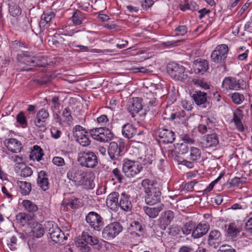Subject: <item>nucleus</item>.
Here are the masks:
<instances>
[{
	"mask_svg": "<svg viewBox=\"0 0 252 252\" xmlns=\"http://www.w3.org/2000/svg\"><path fill=\"white\" fill-rule=\"evenodd\" d=\"M146 194V203L153 206L160 201L161 192L157 182L149 179H144L141 183Z\"/></svg>",
	"mask_w": 252,
	"mask_h": 252,
	"instance_id": "1",
	"label": "nucleus"
},
{
	"mask_svg": "<svg viewBox=\"0 0 252 252\" xmlns=\"http://www.w3.org/2000/svg\"><path fill=\"white\" fill-rule=\"evenodd\" d=\"M78 161L82 167L94 168L98 165V159L94 152L86 150L78 153Z\"/></svg>",
	"mask_w": 252,
	"mask_h": 252,
	"instance_id": "2",
	"label": "nucleus"
},
{
	"mask_svg": "<svg viewBox=\"0 0 252 252\" xmlns=\"http://www.w3.org/2000/svg\"><path fill=\"white\" fill-rule=\"evenodd\" d=\"M76 245L79 248L82 252H89L91 248L88 246H99V241L97 237L90 235L88 232L83 231L81 237L75 242Z\"/></svg>",
	"mask_w": 252,
	"mask_h": 252,
	"instance_id": "3",
	"label": "nucleus"
},
{
	"mask_svg": "<svg viewBox=\"0 0 252 252\" xmlns=\"http://www.w3.org/2000/svg\"><path fill=\"white\" fill-rule=\"evenodd\" d=\"M46 228L51 239L56 243L64 245L66 243L67 237L63 232L53 222H48Z\"/></svg>",
	"mask_w": 252,
	"mask_h": 252,
	"instance_id": "4",
	"label": "nucleus"
},
{
	"mask_svg": "<svg viewBox=\"0 0 252 252\" xmlns=\"http://www.w3.org/2000/svg\"><path fill=\"white\" fill-rule=\"evenodd\" d=\"M143 167L139 162L125 159L123 161L122 171L128 178H133L139 174Z\"/></svg>",
	"mask_w": 252,
	"mask_h": 252,
	"instance_id": "5",
	"label": "nucleus"
},
{
	"mask_svg": "<svg viewBox=\"0 0 252 252\" xmlns=\"http://www.w3.org/2000/svg\"><path fill=\"white\" fill-rule=\"evenodd\" d=\"M92 137L97 141L108 142L114 137L113 133L108 128L98 127L90 130Z\"/></svg>",
	"mask_w": 252,
	"mask_h": 252,
	"instance_id": "6",
	"label": "nucleus"
},
{
	"mask_svg": "<svg viewBox=\"0 0 252 252\" xmlns=\"http://www.w3.org/2000/svg\"><path fill=\"white\" fill-rule=\"evenodd\" d=\"M167 71L169 75L176 80L183 81L188 78V75L185 72V68L180 64L175 63H169Z\"/></svg>",
	"mask_w": 252,
	"mask_h": 252,
	"instance_id": "7",
	"label": "nucleus"
},
{
	"mask_svg": "<svg viewBox=\"0 0 252 252\" xmlns=\"http://www.w3.org/2000/svg\"><path fill=\"white\" fill-rule=\"evenodd\" d=\"M125 145V142L122 139H120L118 142H111L108 149L110 158L113 160L120 159L121 157L124 154Z\"/></svg>",
	"mask_w": 252,
	"mask_h": 252,
	"instance_id": "8",
	"label": "nucleus"
},
{
	"mask_svg": "<svg viewBox=\"0 0 252 252\" xmlns=\"http://www.w3.org/2000/svg\"><path fill=\"white\" fill-rule=\"evenodd\" d=\"M123 230L122 225L118 222H114L105 226L102 231V236L106 240H111L117 236Z\"/></svg>",
	"mask_w": 252,
	"mask_h": 252,
	"instance_id": "9",
	"label": "nucleus"
},
{
	"mask_svg": "<svg viewBox=\"0 0 252 252\" xmlns=\"http://www.w3.org/2000/svg\"><path fill=\"white\" fill-rule=\"evenodd\" d=\"M228 52V46L225 44L217 46L211 56L212 61L215 63H223Z\"/></svg>",
	"mask_w": 252,
	"mask_h": 252,
	"instance_id": "10",
	"label": "nucleus"
},
{
	"mask_svg": "<svg viewBox=\"0 0 252 252\" xmlns=\"http://www.w3.org/2000/svg\"><path fill=\"white\" fill-rule=\"evenodd\" d=\"M94 178L92 172L82 170L76 185L82 186L86 189H92L94 187Z\"/></svg>",
	"mask_w": 252,
	"mask_h": 252,
	"instance_id": "11",
	"label": "nucleus"
},
{
	"mask_svg": "<svg viewBox=\"0 0 252 252\" xmlns=\"http://www.w3.org/2000/svg\"><path fill=\"white\" fill-rule=\"evenodd\" d=\"M87 222L97 231L100 230V228L103 225V219L97 213L90 212L86 217Z\"/></svg>",
	"mask_w": 252,
	"mask_h": 252,
	"instance_id": "12",
	"label": "nucleus"
},
{
	"mask_svg": "<svg viewBox=\"0 0 252 252\" xmlns=\"http://www.w3.org/2000/svg\"><path fill=\"white\" fill-rule=\"evenodd\" d=\"M49 117L48 110L44 108L40 109L36 113V118L34 120L35 125L40 128V131L46 129V120Z\"/></svg>",
	"mask_w": 252,
	"mask_h": 252,
	"instance_id": "13",
	"label": "nucleus"
},
{
	"mask_svg": "<svg viewBox=\"0 0 252 252\" xmlns=\"http://www.w3.org/2000/svg\"><path fill=\"white\" fill-rule=\"evenodd\" d=\"M40 57H31V55L28 52H23L18 55V60L22 63L31 66H42L38 61L40 60Z\"/></svg>",
	"mask_w": 252,
	"mask_h": 252,
	"instance_id": "14",
	"label": "nucleus"
},
{
	"mask_svg": "<svg viewBox=\"0 0 252 252\" xmlns=\"http://www.w3.org/2000/svg\"><path fill=\"white\" fill-rule=\"evenodd\" d=\"M157 134L160 139H162L164 143H172L175 139V133L171 130L159 127L157 130Z\"/></svg>",
	"mask_w": 252,
	"mask_h": 252,
	"instance_id": "15",
	"label": "nucleus"
},
{
	"mask_svg": "<svg viewBox=\"0 0 252 252\" xmlns=\"http://www.w3.org/2000/svg\"><path fill=\"white\" fill-rule=\"evenodd\" d=\"M193 68L196 74H203L209 69L208 62L204 59H197L193 62Z\"/></svg>",
	"mask_w": 252,
	"mask_h": 252,
	"instance_id": "16",
	"label": "nucleus"
},
{
	"mask_svg": "<svg viewBox=\"0 0 252 252\" xmlns=\"http://www.w3.org/2000/svg\"><path fill=\"white\" fill-rule=\"evenodd\" d=\"M118 206H120L121 209L125 211H130L132 208L130 196L126 192L122 193L120 197Z\"/></svg>",
	"mask_w": 252,
	"mask_h": 252,
	"instance_id": "17",
	"label": "nucleus"
},
{
	"mask_svg": "<svg viewBox=\"0 0 252 252\" xmlns=\"http://www.w3.org/2000/svg\"><path fill=\"white\" fill-rule=\"evenodd\" d=\"M222 240L221 234L218 230H213L210 231L208 238V244L214 247H217L221 243Z\"/></svg>",
	"mask_w": 252,
	"mask_h": 252,
	"instance_id": "18",
	"label": "nucleus"
},
{
	"mask_svg": "<svg viewBox=\"0 0 252 252\" xmlns=\"http://www.w3.org/2000/svg\"><path fill=\"white\" fill-rule=\"evenodd\" d=\"M209 229V225L206 223H199L193 230L192 237L194 239L199 238L205 235Z\"/></svg>",
	"mask_w": 252,
	"mask_h": 252,
	"instance_id": "19",
	"label": "nucleus"
},
{
	"mask_svg": "<svg viewBox=\"0 0 252 252\" xmlns=\"http://www.w3.org/2000/svg\"><path fill=\"white\" fill-rule=\"evenodd\" d=\"M142 99L140 97L133 98L129 101L128 110L133 115L134 113H138L142 109Z\"/></svg>",
	"mask_w": 252,
	"mask_h": 252,
	"instance_id": "20",
	"label": "nucleus"
},
{
	"mask_svg": "<svg viewBox=\"0 0 252 252\" xmlns=\"http://www.w3.org/2000/svg\"><path fill=\"white\" fill-rule=\"evenodd\" d=\"M120 196L118 192H112L110 193L106 199L107 206L111 210H115L119 206V199Z\"/></svg>",
	"mask_w": 252,
	"mask_h": 252,
	"instance_id": "21",
	"label": "nucleus"
},
{
	"mask_svg": "<svg viewBox=\"0 0 252 252\" xmlns=\"http://www.w3.org/2000/svg\"><path fill=\"white\" fill-rule=\"evenodd\" d=\"M222 87L226 90H238L240 84L236 78L232 77H225L222 83Z\"/></svg>",
	"mask_w": 252,
	"mask_h": 252,
	"instance_id": "22",
	"label": "nucleus"
},
{
	"mask_svg": "<svg viewBox=\"0 0 252 252\" xmlns=\"http://www.w3.org/2000/svg\"><path fill=\"white\" fill-rule=\"evenodd\" d=\"M55 14L51 11H46L41 15V20L38 23V26L40 29V32L45 29L46 26L54 18Z\"/></svg>",
	"mask_w": 252,
	"mask_h": 252,
	"instance_id": "23",
	"label": "nucleus"
},
{
	"mask_svg": "<svg viewBox=\"0 0 252 252\" xmlns=\"http://www.w3.org/2000/svg\"><path fill=\"white\" fill-rule=\"evenodd\" d=\"M17 222L23 226L29 225L30 227L32 224V217L26 213H19L16 216Z\"/></svg>",
	"mask_w": 252,
	"mask_h": 252,
	"instance_id": "24",
	"label": "nucleus"
},
{
	"mask_svg": "<svg viewBox=\"0 0 252 252\" xmlns=\"http://www.w3.org/2000/svg\"><path fill=\"white\" fill-rule=\"evenodd\" d=\"M163 204L160 203L156 207L145 206L143 207V210L150 218L154 219L157 217L159 213L163 209Z\"/></svg>",
	"mask_w": 252,
	"mask_h": 252,
	"instance_id": "25",
	"label": "nucleus"
},
{
	"mask_svg": "<svg viewBox=\"0 0 252 252\" xmlns=\"http://www.w3.org/2000/svg\"><path fill=\"white\" fill-rule=\"evenodd\" d=\"M136 132V128L131 124L127 123L122 126V134L126 138L130 139L133 137Z\"/></svg>",
	"mask_w": 252,
	"mask_h": 252,
	"instance_id": "26",
	"label": "nucleus"
},
{
	"mask_svg": "<svg viewBox=\"0 0 252 252\" xmlns=\"http://www.w3.org/2000/svg\"><path fill=\"white\" fill-rule=\"evenodd\" d=\"M37 184L44 191L49 189V183L47 173L44 171H41L38 173L37 178Z\"/></svg>",
	"mask_w": 252,
	"mask_h": 252,
	"instance_id": "27",
	"label": "nucleus"
},
{
	"mask_svg": "<svg viewBox=\"0 0 252 252\" xmlns=\"http://www.w3.org/2000/svg\"><path fill=\"white\" fill-rule=\"evenodd\" d=\"M174 217V214L173 211L170 210L165 211L162 214L160 220V225L161 229H165L166 226L170 223Z\"/></svg>",
	"mask_w": 252,
	"mask_h": 252,
	"instance_id": "28",
	"label": "nucleus"
},
{
	"mask_svg": "<svg viewBox=\"0 0 252 252\" xmlns=\"http://www.w3.org/2000/svg\"><path fill=\"white\" fill-rule=\"evenodd\" d=\"M5 145L7 149L12 153H17L21 151L22 144L16 139H9L7 142H5Z\"/></svg>",
	"mask_w": 252,
	"mask_h": 252,
	"instance_id": "29",
	"label": "nucleus"
},
{
	"mask_svg": "<svg viewBox=\"0 0 252 252\" xmlns=\"http://www.w3.org/2000/svg\"><path fill=\"white\" fill-rule=\"evenodd\" d=\"M243 118V114L241 110L237 109L233 112L232 121L234 123L237 129L241 132L244 131V127L241 121Z\"/></svg>",
	"mask_w": 252,
	"mask_h": 252,
	"instance_id": "30",
	"label": "nucleus"
},
{
	"mask_svg": "<svg viewBox=\"0 0 252 252\" xmlns=\"http://www.w3.org/2000/svg\"><path fill=\"white\" fill-rule=\"evenodd\" d=\"M30 227L32 229L31 233L34 237L41 238L45 233L43 225L37 222H33Z\"/></svg>",
	"mask_w": 252,
	"mask_h": 252,
	"instance_id": "31",
	"label": "nucleus"
},
{
	"mask_svg": "<svg viewBox=\"0 0 252 252\" xmlns=\"http://www.w3.org/2000/svg\"><path fill=\"white\" fill-rule=\"evenodd\" d=\"M192 97L197 105L204 104L207 101V94L200 91H195Z\"/></svg>",
	"mask_w": 252,
	"mask_h": 252,
	"instance_id": "32",
	"label": "nucleus"
},
{
	"mask_svg": "<svg viewBox=\"0 0 252 252\" xmlns=\"http://www.w3.org/2000/svg\"><path fill=\"white\" fill-rule=\"evenodd\" d=\"M82 171V170L81 169L72 168L67 172V177L70 181L73 182L76 185Z\"/></svg>",
	"mask_w": 252,
	"mask_h": 252,
	"instance_id": "33",
	"label": "nucleus"
},
{
	"mask_svg": "<svg viewBox=\"0 0 252 252\" xmlns=\"http://www.w3.org/2000/svg\"><path fill=\"white\" fill-rule=\"evenodd\" d=\"M44 154L42 149L38 145H34L30 154V158L33 160L39 161L41 160Z\"/></svg>",
	"mask_w": 252,
	"mask_h": 252,
	"instance_id": "34",
	"label": "nucleus"
},
{
	"mask_svg": "<svg viewBox=\"0 0 252 252\" xmlns=\"http://www.w3.org/2000/svg\"><path fill=\"white\" fill-rule=\"evenodd\" d=\"M71 19L73 24L80 25L82 24L83 20L86 19V15L81 11L77 10L73 12Z\"/></svg>",
	"mask_w": 252,
	"mask_h": 252,
	"instance_id": "35",
	"label": "nucleus"
},
{
	"mask_svg": "<svg viewBox=\"0 0 252 252\" xmlns=\"http://www.w3.org/2000/svg\"><path fill=\"white\" fill-rule=\"evenodd\" d=\"M17 184L20 188V192L24 195H29L32 190V185L26 181H19Z\"/></svg>",
	"mask_w": 252,
	"mask_h": 252,
	"instance_id": "36",
	"label": "nucleus"
},
{
	"mask_svg": "<svg viewBox=\"0 0 252 252\" xmlns=\"http://www.w3.org/2000/svg\"><path fill=\"white\" fill-rule=\"evenodd\" d=\"M207 147H213L217 145L219 143V138L217 134L213 133L207 134L205 136Z\"/></svg>",
	"mask_w": 252,
	"mask_h": 252,
	"instance_id": "37",
	"label": "nucleus"
},
{
	"mask_svg": "<svg viewBox=\"0 0 252 252\" xmlns=\"http://www.w3.org/2000/svg\"><path fill=\"white\" fill-rule=\"evenodd\" d=\"M76 141L83 147H87L91 144V140L88 136L82 133L76 134Z\"/></svg>",
	"mask_w": 252,
	"mask_h": 252,
	"instance_id": "38",
	"label": "nucleus"
},
{
	"mask_svg": "<svg viewBox=\"0 0 252 252\" xmlns=\"http://www.w3.org/2000/svg\"><path fill=\"white\" fill-rule=\"evenodd\" d=\"M22 205L25 210L30 213H34L38 210V207L37 205L29 200H24L23 201Z\"/></svg>",
	"mask_w": 252,
	"mask_h": 252,
	"instance_id": "39",
	"label": "nucleus"
},
{
	"mask_svg": "<svg viewBox=\"0 0 252 252\" xmlns=\"http://www.w3.org/2000/svg\"><path fill=\"white\" fill-rule=\"evenodd\" d=\"M138 159H139L138 161L139 163H142L144 165L148 166L152 164L153 162L155 160V157L152 153H147L145 155L144 157H141Z\"/></svg>",
	"mask_w": 252,
	"mask_h": 252,
	"instance_id": "40",
	"label": "nucleus"
},
{
	"mask_svg": "<svg viewBox=\"0 0 252 252\" xmlns=\"http://www.w3.org/2000/svg\"><path fill=\"white\" fill-rule=\"evenodd\" d=\"M240 232V230L235 223H230L228 225L227 232L229 236L232 238L236 237Z\"/></svg>",
	"mask_w": 252,
	"mask_h": 252,
	"instance_id": "41",
	"label": "nucleus"
},
{
	"mask_svg": "<svg viewBox=\"0 0 252 252\" xmlns=\"http://www.w3.org/2000/svg\"><path fill=\"white\" fill-rule=\"evenodd\" d=\"M201 152L199 149L191 147L190 149L189 159L191 161H196L200 159Z\"/></svg>",
	"mask_w": 252,
	"mask_h": 252,
	"instance_id": "42",
	"label": "nucleus"
},
{
	"mask_svg": "<svg viewBox=\"0 0 252 252\" xmlns=\"http://www.w3.org/2000/svg\"><path fill=\"white\" fill-rule=\"evenodd\" d=\"M175 152L178 154L183 155L188 153L189 147L186 143H177L174 145Z\"/></svg>",
	"mask_w": 252,
	"mask_h": 252,
	"instance_id": "43",
	"label": "nucleus"
},
{
	"mask_svg": "<svg viewBox=\"0 0 252 252\" xmlns=\"http://www.w3.org/2000/svg\"><path fill=\"white\" fill-rule=\"evenodd\" d=\"M188 118V116L187 115L186 112L184 110H181L178 112L172 113L170 119L171 120H174L178 119L179 121L184 122Z\"/></svg>",
	"mask_w": 252,
	"mask_h": 252,
	"instance_id": "44",
	"label": "nucleus"
},
{
	"mask_svg": "<svg viewBox=\"0 0 252 252\" xmlns=\"http://www.w3.org/2000/svg\"><path fill=\"white\" fill-rule=\"evenodd\" d=\"M67 205L70 206L72 209H76L82 206V203L80 199L72 197L69 199Z\"/></svg>",
	"mask_w": 252,
	"mask_h": 252,
	"instance_id": "45",
	"label": "nucleus"
},
{
	"mask_svg": "<svg viewBox=\"0 0 252 252\" xmlns=\"http://www.w3.org/2000/svg\"><path fill=\"white\" fill-rule=\"evenodd\" d=\"M195 223L190 221L186 223L182 227V231L185 235H189L195 228Z\"/></svg>",
	"mask_w": 252,
	"mask_h": 252,
	"instance_id": "46",
	"label": "nucleus"
},
{
	"mask_svg": "<svg viewBox=\"0 0 252 252\" xmlns=\"http://www.w3.org/2000/svg\"><path fill=\"white\" fill-rule=\"evenodd\" d=\"M96 122L97 125L100 126V127L106 128V126L108 125L109 119L106 115H102L97 118Z\"/></svg>",
	"mask_w": 252,
	"mask_h": 252,
	"instance_id": "47",
	"label": "nucleus"
},
{
	"mask_svg": "<svg viewBox=\"0 0 252 252\" xmlns=\"http://www.w3.org/2000/svg\"><path fill=\"white\" fill-rule=\"evenodd\" d=\"M16 121L23 127H26L28 125L26 117L22 111L19 113L16 116Z\"/></svg>",
	"mask_w": 252,
	"mask_h": 252,
	"instance_id": "48",
	"label": "nucleus"
},
{
	"mask_svg": "<svg viewBox=\"0 0 252 252\" xmlns=\"http://www.w3.org/2000/svg\"><path fill=\"white\" fill-rule=\"evenodd\" d=\"M231 98L233 102L237 104L242 103L245 99L244 95L238 93H233L231 95Z\"/></svg>",
	"mask_w": 252,
	"mask_h": 252,
	"instance_id": "49",
	"label": "nucleus"
},
{
	"mask_svg": "<svg viewBox=\"0 0 252 252\" xmlns=\"http://www.w3.org/2000/svg\"><path fill=\"white\" fill-rule=\"evenodd\" d=\"M71 110L68 107L64 109L63 112L62 116L64 119V121L67 122H71L73 120V118L71 114Z\"/></svg>",
	"mask_w": 252,
	"mask_h": 252,
	"instance_id": "50",
	"label": "nucleus"
},
{
	"mask_svg": "<svg viewBox=\"0 0 252 252\" xmlns=\"http://www.w3.org/2000/svg\"><path fill=\"white\" fill-rule=\"evenodd\" d=\"M194 84L200 87L205 90L209 89V86L204 80L201 79H196L193 80Z\"/></svg>",
	"mask_w": 252,
	"mask_h": 252,
	"instance_id": "51",
	"label": "nucleus"
},
{
	"mask_svg": "<svg viewBox=\"0 0 252 252\" xmlns=\"http://www.w3.org/2000/svg\"><path fill=\"white\" fill-rule=\"evenodd\" d=\"M131 226L132 230H133V234H135L136 235L139 236V235H138L137 233H135L134 231H138L141 232L143 228L140 223L137 221H134L131 223Z\"/></svg>",
	"mask_w": 252,
	"mask_h": 252,
	"instance_id": "52",
	"label": "nucleus"
},
{
	"mask_svg": "<svg viewBox=\"0 0 252 252\" xmlns=\"http://www.w3.org/2000/svg\"><path fill=\"white\" fill-rule=\"evenodd\" d=\"M188 28L186 26H180L175 30L177 35H184L187 33Z\"/></svg>",
	"mask_w": 252,
	"mask_h": 252,
	"instance_id": "53",
	"label": "nucleus"
},
{
	"mask_svg": "<svg viewBox=\"0 0 252 252\" xmlns=\"http://www.w3.org/2000/svg\"><path fill=\"white\" fill-rule=\"evenodd\" d=\"M32 170L29 166H26L22 169L21 175L24 177L31 176L32 174Z\"/></svg>",
	"mask_w": 252,
	"mask_h": 252,
	"instance_id": "54",
	"label": "nucleus"
},
{
	"mask_svg": "<svg viewBox=\"0 0 252 252\" xmlns=\"http://www.w3.org/2000/svg\"><path fill=\"white\" fill-rule=\"evenodd\" d=\"M53 163L58 166H62L65 165L64 159L62 157H56L52 159Z\"/></svg>",
	"mask_w": 252,
	"mask_h": 252,
	"instance_id": "55",
	"label": "nucleus"
},
{
	"mask_svg": "<svg viewBox=\"0 0 252 252\" xmlns=\"http://www.w3.org/2000/svg\"><path fill=\"white\" fill-rule=\"evenodd\" d=\"M112 173L114 177L120 183L122 182V180L124 179V177L119 169L117 168H115L113 170Z\"/></svg>",
	"mask_w": 252,
	"mask_h": 252,
	"instance_id": "56",
	"label": "nucleus"
},
{
	"mask_svg": "<svg viewBox=\"0 0 252 252\" xmlns=\"http://www.w3.org/2000/svg\"><path fill=\"white\" fill-rule=\"evenodd\" d=\"M216 119L214 118H207L206 120V125L209 129H212L215 126Z\"/></svg>",
	"mask_w": 252,
	"mask_h": 252,
	"instance_id": "57",
	"label": "nucleus"
},
{
	"mask_svg": "<svg viewBox=\"0 0 252 252\" xmlns=\"http://www.w3.org/2000/svg\"><path fill=\"white\" fill-rule=\"evenodd\" d=\"M243 51V47H240L239 49L238 52L239 54L238 55V59L240 61H244L248 57V50L245 51L244 52L241 53Z\"/></svg>",
	"mask_w": 252,
	"mask_h": 252,
	"instance_id": "58",
	"label": "nucleus"
},
{
	"mask_svg": "<svg viewBox=\"0 0 252 252\" xmlns=\"http://www.w3.org/2000/svg\"><path fill=\"white\" fill-rule=\"evenodd\" d=\"M178 252H195V249L191 246L184 245L179 248Z\"/></svg>",
	"mask_w": 252,
	"mask_h": 252,
	"instance_id": "59",
	"label": "nucleus"
},
{
	"mask_svg": "<svg viewBox=\"0 0 252 252\" xmlns=\"http://www.w3.org/2000/svg\"><path fill=\"white\" fill-rule=\"evenodd\" d=\"M9 11L13 16H18L21 13V10L18 6L10 7L9 9Z\"/></svg>",
	"mask_w": 252,
	"mask_h": 252,
	"instance_id": "60",
	"label": "nucleus"
},
{
	"mask_svg": "<svg viewBox=\"0 0 252 252\" xmlns=\"http://www.w3.org/2000/svg\"><path fill=\"white\" fill-rule=\"evenodd\" d=\"M61 130L58 129L56 127H53L51 128V134L52 136L55 139L59 138L61 134Z\"/></svg>",
	"mask_w": 252,
	"mask_h": 252,
	"instance_id": "61",
	"label": "nucleus"
},
{
	"mask_svg": "<svg viewBox=\"0 0 252 252\" xmlns=\"http://www.w3.org/2000/svg\"><path fill=\"white\" fill-rule=\"evenodd\" d=\"M141 4L144 9H147L153 4V1L152 0H142Z\"/></svg>",
	"mask_w": 252,
	"mask_h": 252,
	"instance_id": "62",
	"label": "nucleus"
},
{
	"mask_svg": "<svg viewBox=\"0 0 252 252\" xmlns=\"http://www.w3.org/2000/svg\"><path fill=\"white\" fill-rule=\"evenodd\" d=\"M245 228L248 232L252 233V217L250 218L246 222Z\"/></svg>",
	"mask_w": 252,
	"mask_h": 252,
	"instance_id": "63",
	"label": "nucleus"
},
{
	"mask_svg": "<svg viewBox=\"0 0 252 252\" xmlns=\"http://www.w3.org/2000/svg\"><path fill=\"white\" fill-rule=\"evenodd\" d=\"M218 252H236V251L234 249L228 248V247L226 248L225 246H221Z\"/></svg>",
	"mask_w": 252,
	"mask_h": 252,
	"instance_id": "64",
	"label": "nucleus"
}]
</instances>
